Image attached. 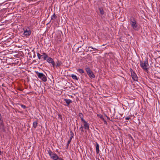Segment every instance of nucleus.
<instances>
[{
	"label": "nucleus",
	"mask_w": 160,
	"mask_h": 160,
	"mask_svg": "<svg viewBox=\"0 0 160 160\" xmlns=\"http://www.w3.org/2000/svg\"><path fill=\"white\" fill-rule=\"evenodd\" d=\"M130 24L131 25L132 28L135 30L138 31L139 30V27L135 19L132 17L130 18Z\"/></svg>",
	"instance_id": "obj_1"
},
{
	"label": "nucleus",
	"mask_w": 160,
	"mask_h": 160,
	"mask_svg": "<svg viewBox=\"0 0 160 160\" xmlns=\"http://www.w3.org/2000/svg\"><path fill=\"white\" fill-rule=\"evenodd\" d=\"M62 62L59 60H58L56 62V67H58L59 66L62 65Z\"/></svg>",
	"instance_id": "obj_9"
},
{
	"label": "nucleus",
	"mask_w": 160,
	"mask_h": 160,
	"mask_svg": "<svg viewBox=\"0 0 160 160\" xmlns=\"http://www.w3.org/2000/svg\"><path fill=\"white\" fill-rule=\"evenodd\" d=\"M72 137H71L70 138V140L68 141V143L67 144V145L68 146L69 144H70V143L71 142V139H72Z\"/></svg>",
	"instance_id": "obj_26"
},
{
	"label": "nucleus",
	"mask_w": 160,
	"mask_h": 160,
	"mask_svg": "<svg viewBox=\"0 0 160 160\" xmlns=\"http://www.w3.org/2000/svg\"><path fill=\"white\" fill-rule=\"evenodd\" d=\"M131 74L132 79L135 81H137L138 78L137 75L134 72L132 71H132L131 72Z\"/></svg>",
	"instance_id": "obj_7"
},
{
	"label": "nucleus",
	"mask_w": 160,
	"mask_h": 160,
	"mask_svg": "<svg viewBox=\"0 0 160 160\" xmlns=\"http://www.w3.org/2000/svg\"><path fill=\"white\" fill-rule=\"evenodd\" d=\"M78 115H79V117H80V118L81 119V122H82V121L85 120L83 119V115L82 113H80Z\"/></svg>",
	"instance_id": "obj_12"
},
{
	"label": "nucleus",
	"mask_w": 160,
	"mask_h": 160,
	"mask_svg": "<svg viewBox=\"0 0 160 160\" xmlns=\"http://www.w3.org/2000/svg\"><path fill=\"white\" fill-rule=\"evenodd\" d=\"M86 71L88 75H89L90 78H95V75L93 73L92 71L88 68H87L86 69Z\"/></svg>",
	"instance_id": "obj_4"
},
{
	"label": "nucleus",
	"mask_w": 160,
	"mask_h": 160,
	"mask_svg": "<svg viewBox=\"0 0 160 160\" xmlns=\"http://www.w3.org/2000/svg\"><path fill=\"white\" fill-rule=\"evenodd\" d=\"M99 146L98 143H96V152L97 154L98 153L99 151Z\"/></svg>",
	"instance_id": "obj_10"
},
{
	"label": "nucleus",
	"mask_w": 160,
	"mask_h": 160,
	"mask_svg": "<svg viewBox=\"0 0 160 160\" xmlns=\"http://www.w3.org/2000/svg\"><path fill=\"white\" fill-rule=\"evenodd\" d=\"M56 16L55 13L51 17V19H54L56 18Z\"/></svg>",
	"instance_id": "obj_24"
},
{
	"label": "nucleus",
	"mask_w": 160,
	"mask_h": 160,
	"mask_svg": "<svg viewBox=\"0 0 160 160\" xmlns=\"http://www.w3.org/2000/svg\"><path fill=\"white\" fill-rule=\"evenodd\" d=\"M140 65L141 67L147 72L148 71V60H147L144 61H140Z\"/></svg>",
	"instance_id": "obj_2"
},
{
	"label": "nucleus",
	"mask_w": 160,
	"mask_h": 160,
	"mask_svg": "<svg viewBox=\"0 0 160 160\" xmlns=\"http://www.w3.org/2000/svg\"><path fill=\"white\" fill-rule=\"evenodd\" d=\"M38 125V122H34L33 123V126L34 128H36Z\"/></svg>",
	"instance_id": "obj_15"
},
{
	"label": "nucleus",
	"mask_w": 160,
	"mask_h": 160,
	"mask_svg": "<svg viewBox=\"0 0 160 160\" xmlns=\"http://www.w3.org/2000/svg\"><path fill=\"white\" fill-rule=\"evenodd\" d=\"M83 128H84L83 126L81 125V127L79 128V130L81 131V132H83L84 131Z\"/></svg>",
	"instance_id": "obj_18"
},
{
	"label": "nucleus",
	"mask_w": 160,
	"mask_h": 160,
	"mask_svg": "<svg viewBox=\"0 0 160 160\" xmlns=\"http://www.w3.org/2000/svg\"><path fill=\"white\" fill-rule=\"evenodd\" d=\"M78 71L81 73H83L84 72V71L82 69H78Z\"/></svg>",
	"instance_id": "obj_20"
},
{
	"label": "nucleus",
	"mask_w": 160,
	"mask_h": 160,
	"mask_svg": "<svg viewBox=\"0 0 160 160\" xmlns=\"http://www.w3.org/2000/svg\"><path fill=\"white\" fill-rule=\"evenodd\" d=\"M21 106L23 109H25L26 108V106L25 105H21Z\"/></svg>",
	"instance_id": "obj_28"
},
{
	"label": "nucleus",
	"mask_w": 160,
	"mask_h": 160,
	"mask_svg": "<svg viewBox=\"0 0 160 160\" xmlns=\"http://www.w3.org/2000/svg\"><path fill=\"white\" fill-rule=\"evenodd\" d=\"M102 120H104V119L103 118V116L101 114H98L97 115Z\"/></svg>",
	"instance_id": "obj_19"
},
{
	"label": "nucleus",
	"mask_w": 160,
	"mask_h": 160,
	"mask_svg": "<svg viewBox=\"0 0 160 160\" xmlns=\"http://www.w3.org/2000/svg\"><path fill=\"white\" fill-rule=\"evenodd\" d=\"M129 119H130L129 117H127V118H125V119L127 120H128Z\"/></svg>",
	"instance_id": "obj_29"
},
{
	"label": "nucleus",
	"mask_w": 160,
	"mask_h": 160,
	"mask_svg": "<svg viewBox=\"0 0 160 160\" xmlns=\"http://www.w3.org/2000/svg\"><path fill=\"white\" fill-rule=\"evenodd\" d=\"M99 9L100 14L102 15L104 14V12L103 9L102 8H99Z\"/></svg>",
	"instance_id": "obj_13"
},
{
	"label": "nucleus",
	"mask_w": 160,
	"mask_h": 160,
	"mask_svg": "<svg viewBox=\"0 0 160 160\" xmlns=\"http://www.w3.org/2000/svg\"><path fill=\"white\" fill-rule=\"evenodd\" d=\"M64 101L68 104V105H69V104L72 102V101L70 99H64Z\"/></svg>",
	"instance_id": "obj_11"
},
{
	"label": "nucleus",
	"mask_w": 160,
	"mask_h": 160,
	"mask_svg": "<svg viewBox=\"0 0 160 160\" xmlns=\"http://www.w3.org/2000/svg\"><path fill=\"white\" fill-rule=\"evenodd\" d=\"M37 73L38 77L41 79L43 81L46 82L47 81L46 77L43 73L38 72Z\"/></svg>",
	"instance_id": "obj_3"
},
{
	"label": "nucleus",
	"mask_w": 160,
	"mask_h": 160,
	"mask_svg": "<svg viewBox=\"0 0 160 160\" xmlns=\"http://www.w3.org/2000/svg\"><path fill=\"white\" fill-rule=\"evenodd\" d=\"M50 63H51L52 64L53 67H54L55 66V63L53 60Z\"/></svg>",
	"instance_id": "obj_21"
},
{
	"label": "nucleus",
	"mask_w": 160,
	"mask_h": 160,
	"mask_svg": "<svg viewBox=\"0 0 160 160\" xmlns=\"http://www.w3.org/2000/svg\"><path fill=\"white\" fill-rule=\"evenodd\" d=\"M92 48L94 50H98V49H97L94 48L93 47H92V46H90V47H88V48Z\"/></svg>",
	"instance_id": "obj_27"
},
{
	"label": "nucleus",
	"mask_w": 160,
	"mask_h": 160,
	"mask_svg": "<svg viewBox=\"0 0 160 160\" xmlns=\"http://www.w3.org/2000/svg\"><path fill=\"white\" fill-rule=\"evenodd\" d=\"M50 158L52 159L53 160H63L61 158H59L55 153H53L50 156Z\"/></svg>",
	"instance_id": "obj_5"
},
{
	"label": "nucleus",
	"mask_w": 160,
	"mask_h": 160,
	"mask_svg": "<svg viewBox=\"0 0 160 160\" xmlns=\"http://www.w3.org/2000/svg\"><path fill=\"white\" fill-rule=\"evenodd\" d=\"M43 54L44 55L43 59L44 60H47V58H48V55L45 53H43Z\"/></svg>",
	"instance_id": "obj_16"
},
{
	"label": "nucleus",
	"mask_w": 160,
	"mask_h": 160,
	"mask_svg": "<svg viewBox=\"0 0 160 160\" xmlns=\"http://www.w3.org/2000/svg\"><path fill=\"white\" fill-rule=\"evenodd\" d=\"M50 63H51L52 64L53 67H54L55 66V63L53 60Z\"/></svg>",
	"instance_id": "obj_22"
},
{
	"label": "nucleus",
	"mask_w": 160,
	"mask_h": 160,
	"mask_svg": "<svg viewBox=\"0 0 160 160\" xmlns=\"http://www.w3.org/2000/svg\"><path fill=\"white\" fill-rule=\"evenodd\" d=\"M71 77L72 79H73L76 80H78V78L77 76L76 75H74L73 74H72L71 75Z\"/></svg>",
	"instance_id": "obj_14"
},
{
	"label": "nucleus",
	"mask_w": 160,
	"mask_h": 160,
	"mask_svg": "<svg viewBox=\"0 0 160 160\" xmlns=\"http://www.w3.org/2000/svg\"><path fill=\"white\" fill-rule=\"evenodd\" d=\"M1 151L0 150V155L1 154Z\"/></svg>",
	"instance_id": "obj_30"
},
{
	"label": "nucleus",
	"mask_w": 160,
	"mask_h": 160,
	"mask_svg": "<svg viewBox=\"0 0 160 160\" xmlns=\"http://www.w3.org/2000/svg\"><path fill=\"white\" fill-rule=\"evenodd\" d=\"M82 123L83 126L86 130H89V124L85 120L82 122Z\"/></svg>",
	"instance_id": "obj_6"
},
{
	"label": "nucleus",
	"mask_w": 160,
	"mask_h": 160,
	"mask_svg": "<svg viewBox=\"0 0 160 160\" xmlns=\"http://www.w3.org/2000/svg\"><path fill=\"white\" fill-rule=\"evenodd\" d=\"M31 31L28 29L24 31L23 35L26 37L29 36L31 34Z\"/></svg>",
	"instance_id": "obj_8"
},
{
	"label": "nucleus",
	"mask_w": 160,
	"mask_h": 160,
	"mask_svg": "<svg viewBox=\"0 0 160 160\" xmlns=\"http://www.w3.org/2000/svg\"><path fill=\"white\" fill-rule=\"evenodd\" d=\"M52 60L53 59L52 58L50 57H48L47 59V61L48 63H50Z\"/></svg>",
	"instance_id": "obj_17"
},
{
	"label": "nucleus",
	"mask_w": 160,
	"mask_h": 160,
	"mask_svg": "<svg viewBox=\"0 0 160 160\" xmlns=\"http://www.w3.org/2000/svg\"><path fill=\"white\" fill-rule=\"evenodd\" d=\"M37 56H38V59H40L41 58V57L42 56V55H41L39 53H38L37 54Z\"/></svg>",
	"instance_id": "obj_25"
},
{
	"label": "nucleus",
	"mask_w": 160,
	"mask_h": 160,
	"mask_svg": "<svg viewBox=\"0 0 160 160\" xmlns=\"http://www.w3.org/2000/svg\"><path fill=\"white\" fill-rule=\"evenodd\" d=\"M48 154H49L50 156H51V154L52 155V154L53 153L50 150L48 151Z\"/></svg>",
	"instance_id": "obj_23"
},
{
	"label": "nucleus",
	"mask_w": 160,
	"mask_h": 160,
	"mask_svg": "<svg viewBox=\"0 0 160 160\" xmlns=\"http://www.w3.org/2000/svg\"><path fill=\"white\" fill-rule=\"evenodd\" d=\"M92 50H90V52H92Z\"/></svg>",
	"instance_id": "obj_31"
}]
</instances>
